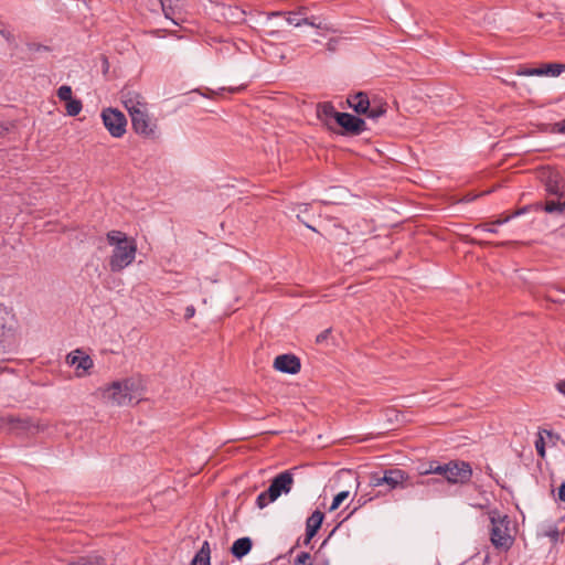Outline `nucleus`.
Segmentation results:
<instances>
[{
    "mask_svg": "<svg viewBox=\"0 0 565 565\" xmlns=\"http://www.w3.org/2000/svg\"><path fill=\"white\" fill-rule=\"evenodd\" d=\"M324 515L321 511L316 510L306 521V539L305 544H309L312 537L317 534L323 522Z\"/></svg>",
    "mask_w": 565,
    "mask_h": 565,
    "instance_id": "dca6fc26",
    "label": "nucleus"
},
{
    "mask_svg": "<svg viewBox=\"0 0 565 565\" xmlns=\"http://www.w3.org/2000/svg\"><path fill=\"white\" fill-rule=\"evenodd\" d=\"M553 131L558 134H565V118L553 125Z\"/></svg>",
    "mask_w": 565,
    "mask_h": 565,
    "instance_id": "e433bc0d",
    "label": "nucleus"
},
{
    "mask_svg": "<svg viewBox=\"0 0 565 565\" xmlns=\"http://www.w3.org/2000/svg\"><path fill=\"white\" fill-rule=\"evenodd\" d=\"M19 428L26 430L28 433L35 435L45 431L50 424L42 419L33 420L31 418L18 419Z\"/></svg>",
    "mask_w": 565,
    "mask_h": 565,
    "instance_id": "a211bd4d",
    "label": "nucleus"
},
{
    "mask_svg": "<svg viewBox=\"0 0 565 565\" xmlns=\"http://www.w3.org/2000/svg\"><path fill=\"white\" fill-rule=\"evenodd\" d=\"M478 244L483 246V245H488L489 243L488 242H479Z\"/></svg>",
    "mask_w": 565,
    "mask_h": 565,
    "instance_id": "de8ad7c7",
    "label": "nucleus"
},
{
    "mask_svg": "<svg viewBox=\"0 0 565 565\" xmlns=\"http://www.w3.org/2000/svg\"><path fill=\"white\" fill-rule=\"evenodd\" d=\"M557 499L562 502L565 501V483H562L557 491Z\"/></svg>",
    "mask_w": 565,
    "mask_h": 565,
    "instance_id": "ea45409f",
    "label": "nucleus"
},
{
    "mask_svg": "<svg viewBox=\"0 0 565 565\" xmlns=\"http://www.w3.org/2000/svg\"><path fill=\"white\" fill-rule=\"evenodd\" d=\"M122 104L129 115H131L134 111L141 110L145 107H147V103L145 102V98L137 92L132 90H125L121 94Z\"/></svg>",
    "mask_w": 565,
    "mask_h": 565,
    "instance_id": "2eb2a0df",
    "label": "nucleus"
},
{
    "mask_svg": "<svg viewBox=\"0 0 565 565\" xmlns=\"http://www.w3.org/2000/svg\"><path fill=\"white\" fill-rule=\"evenodd\" d=\"M565 209V196H556V199H550L545 202L544 210L547 213L563 212Z\"/></svg>",
    "mask_w": 565,
    "mask_h": 565,
    "instance_id": "5701e85b",
    "label": "nucleus"
},
{
    "mask_svg": "<svg viewBox=\"0 0 565 565\" xmlns=\"http://www.w3.org/2000/svg\"><path fill=\"white\" fill-rule=\"evenodd\" d=\"M131 125L136 134L143 137H153L156 132V124L151 121L147 111V107L134 111L131 115Z\"/></svg>",
    "mask_w": 565,
    "mask_h": 565,
    "instance_id": "9d476101",
    "label": "nucleus"
},
{
    "mask_svg": "<svg viewBox=\"0 0 565 565\" xmlns=\"http://www.w3.org/2000/svg\"><path fill=\"white\" fill-rule=\"evenodd\" d=\"M437 467H443V465H439L438 462L433 461V462L429 463V467L427 469L420 471V475L422 476L429 475V473L438 475V471L436 469Z\"/></svg>",
    "mask_w": 565,
    "mask_h": 565,
    "instance_id": "c9c22d12",
    "label": "nucleus"
},
{
    "mask_svg": "<svg viewBox=\"0 0 565 565\" xmlns=\"http://www.w3.org/2000/svg\"><path fill=\"white\" fill-rule=\"evenodd\" d=\"M294 565H313L311 555L308 552L299 553L294 561Z\"/></svg>",
    "mask_w": 565,
    "mask_h": 565,
    "instance_id": "c85d7f7f",
    "label": "nucleus"
},
{
    "mask_svg": "<svg viewBox=\"0 0 565 565\" xmlns=\"http://www.w3.org/2000/svg\"><path fill=\"white\" fill-rule=\"evenodd\" d=\"M329 332H330V330H326V331L321 332L320 334H318V335H317L316 341H317L318 343H320V342L324 341V340L327 339V337H328Z\"/></svg>",
    "mask_w": 565,
    "mask_h": 565,
    "instance_id": "37998d69",
    "label": "nucleus"
},
{
    "mask_svg": "<svg viewBox=\"0 0 565 565\" xmlns=\"http://www.w3.org/2000/svg\"><path fill=\"white\" fill-rule=\"evenodd\" d=\"M565 71V64L547 63L539 67L540 76H559Z\"/></svg>",
    "mask_w": 565,
    "mask_h": 565,
    "instance_id": "4be33fe9",
    "label": "nucleus"
},
{
    "mask_svg": "<svg viewBox=\"0 0 565 565\" xmlns=\"http://www.w3.org/2000/svg\"><path fill=\"white\" fill-rule=\"evenodd\" d=\"M100 391L104 399L117 406L128 405L136 398V383L132 379L115 381Z\"/></svg>",
    "mask_w": 565,
    "mask_h": 565,
    "instance_id": "7ed1b4c3",
    "label": "nucleus"
},
{
    "mask_svg": "<svg viewBox=\"0 0 565 565\" xmlns=\"http://www.w3.org/2000/svg\"><path fill=\"white\" fill-rule=\"evenodd\" d=\"M309 228H311V231H316L315 227L310 226V225H307Z\"/></svg>",
    "mask_w": 565,
    "mask_h": 565,
    "instance_id": "09e8293b",
    "label": "nucleus"
},
{
    "mask_svg": "<svg viewBox=\"0 0 565 565\" xmlns=\"http://www.w3.org/2000/svg\"><path fill=\"white\" fill-rule=\"evenodd\" d=\"M274 367L282 373L297 374L301 369L299 358L294 354H280L274 360Z\"/></svg>",
    "mask_w": 565,
    "mask_h": 565,
    "instance_id": "ddd939ff",
    "label": "nucleus"
},
{
    "mask_svg": "<svg viewBox=\"0 0 565 565\" xmlns=\"http://www.w3.org/2000/svg\"><path fill=\"white\" fill-rule=\"evenodd\" d=\"M57 97L63 102H67V100L72 99L73 97H72L71 86H68V85L60 86L57 89Z\"/></svg>",
    "mask_w": 565,
    "mask_h": 565,
    "instance_id": "c756f323",
    "label": "nucleus"
},
{
    "mask_svg": "<svg viewBox=\"0 0 565 565\" xmlns=\"http://www.w3.org/2000/svg\"><path fill=\"white\" fill-rule=\"evenodd\" d=\"M211 548L207 541H204L201 548L194 555L190 565H210Z\"/></svg>",
    "mask_w": 565,
    "mask_h": 565,
    "instance_id": "412c9836",
    "label": "nucleus"
},
{
    "mask_svg": "<svg viewBox=\"0 0 565 565\" xmlns=\"http://www.w3.org/2000/svg\"><path fill=\"white\" fill-rule=\"evenodd\" d=\"M19 321L12 307L0 302V341L15 337Z\"/></svg>",
    "mask_w": 565,
    "mask_h": 565,
    "instance_id": "6e6552de",
    "label": "nucleus"
},
{
    "mask_svg": "<svg viewBox=\"0 0 565 565\" xmlns=\"http://www.w3.org/2000/svg\"><path fill=\"white\" fill-rule=\"evenodd\" d=\"M106 238L114 247L108 262L113 273H119L134 263L137 253V242L134 237L127 236L121 231H110Z\"/></svg>",
    "mask_w": 565,
    "mask_h": 565,
    "instance_id": "f257e3e1",
    "label": "nucleus"
},
{
    "mask_svg": "<svg viewBox=\"0 0 565 565\" xmlns=\"http://www.w3.org/2000/svg\"><path fill=\"white\" fill-rule=\"evenodd\" d=\"M436 469L449 483H467L472 476V469L466 461H449Z\"/></svg>",
    "mask_w": 565,
    "mask_h": 565,
    "instance_id": "39448f33",
    "label": "nucleus"
},
{
    "mask_svg": "<svg viewBox=\"0 0 565 565\" xmlns=\"http://www.w3.org/2000/svg\"><path fill=\"white\" fill-rule=\"evenodd\" d=\"M337 124L350 135H360L366 130L365 121L349 113H340L337 115Z\"/></svg>",
    "mask_w": 565,
    "mask_h": 565,
    "instance_id": "9b49d317",
    "label": "nucleus"
},
{
    "mask_svg": "<svg viewBox=\"0 0 565 565\" xmlns=\"http://www.w3.org/2000/svg\"><path fill=\"white\" fill-rule=\"evenodd\" d=\"M348 104L358 114H366L371 105L369 96L363 92L349 96Z\"/></svg>",
    "mask_w": 565,
    "mask_h": 565,
    "instance_id": "f3484780",
    "label": "nucleus"
},
{
    "mask_svg": "<svg viewBox=\"0 0 565 565\" xmlns=\"http://www.w3.org/2000/svg\"><path fill=\"white\" fill-rule=\"evenodd\" d=\"M350 495L349 491H341L334 498L329 508L330 511L337 510Z\"/></svg>",
    "mask_w": 565,
    "mask_h": 565,
    "instance_id": "cd10ccee",
    "label": "nucleus"
},
{
    "mask_svg": "<svg viewBox=\"0 0 565 565\" xmlns=\"http://www.w3.org/2000/svg\"><path fill=\"white\" fill-rule=\"evenodd\" d=\"M541 179L550 195L565 196V180L558 171L551 168L544 169L541 172Z\"/></svg>",
    "mask_w": 565,
    "mask_h": 565,
    "instance_id": "1a4fd4ad",
    "label": "nucleus"
},
{
    "mask_svg": "<svg viewBox=\"0 0 565 565\" xmlns=\"http://www.w3.org/2000/svg\"><path fill=\"white\" fill-rule=\"evenodd\" d=\"M163 14L167 19L171 20L174 24L183 21L185 12V0H159Z\"/></svg>",
    "mask_w": 565,
    "mask_h": 565,
    "instance_id": "f8f14e48",
    "label": "nucleus"
},
{
    "mask_svg": "<svg viewBox=\"0 0 565 565\" xmlns=\"http://www.w3.org/2000/svg\"><path fill=\"white\" fill-rule=\"evenodd\" d=\"M516 75L520 76H540L539 67L529 68V67H521L516 71Z\"/></svg>",
    "mask_w": 565,
    "mask_h": 565,
    "instance_id": "7c9ffc66",
    "label": "nucleus"
},
{
    "mask_svg": "<svg viewBox=\"0 0 565 565\" xmlns=\"http://www.w3.org/2000/svg\"><path fill=\"white\" fill-rule=\"evenodd\" d=\"M65 103V109L68 116H77L83 109V104L79 99L72 98Z\"/></svg>",
    "mask_w": 565,
    "mask_h": 565,
    "instance_id": "a878e982",
    "label": "nucleus"
},
{
    "mask_svg": "<svg viewBox=\"0 0 565 565\" xmlns=\"http://www.w3.org/2000/svg\"><path fill=\"white\" fill-rule=\"evenodd\" d=\"M490 521V541L495 548L509 550L514 543L515 526L509 515L497 509L488 512Z\"/></svg>",
    "mask_w": 565,
    "mask_h": 565,
    "instance_id": "f03ea898",
    "label": "nucleus"
},
{
    "mask_svg": "<svg viewBox=\"0 0 565 565\" xmlns=\"http://www.w3.org/2000/svg\"><path fill=\"white\" fill-rule=\"evenodd\" d=\"M67 362L76 367L78 376L85 375L93 366L94 362L89 355L82 354L76 350L67 355Z\"/></svg>",
    "mask_w": 565,
    "mask_h": 565,
    "instance_id": "4468645a",
    "label": "nucleus"
},
{
    "mask_svg": "<svg viewBox=\"0 0 565 565\" xmlns=\"http://www.w3.org/2000/svg\"><path fill=\"white\" fill-rule=\"evenodd\" d=\"M292 484V473L289 470L280 472L271 480L269 488L258 494L256 499L257 507L264 509L269 503L276 501L282 493H289Z\"/></svg>",
    "mask_w": 565,
    "mask_h": 565,
    "instance_id": "20e7f679",
    "label": "nucleus"
},
{
    "mask_svg": "<svg viewBox=\"0 0 565 565\" xmlns=\"http://www.w3.org/2000/svg\"><path fill=\"white\" fill-rule=\"evenodd\" d=\"M365 502H366V501H365V500H363V498H360V499H359V505H362V504H364Z\"/></svg>",
    "mask_w": 565,
    "mask_h": 565,
    "instance_id": "49530a36",
    "label": "nucleus"
},
{
    "mask_svg": "<svg viewBox=\"0 0 565 565\" xmlns=\"http://www.w3.org/2000/svg\"><path fill=\"white\" fill-rule=\"evenodd\" d=\"M194 315H195V308H194L193 306H188V307L185 308L184 318H185L186 320H189V319L193 318V317H194Z\"/></svg>",
    "mask_w": 565,
    "mask_h": 565,
    "instance_id": "58836bf2",
    "label": "nucleus"
},
{
    "mask_svg": "<svg viewBox=\"0 0 565 565\" xmlns=\"http://www.w3.org/2000/svg\"><path fill=\"white\" fill-rule=\"evenodd\" d=\"M252 546H253V542L249 537H247V536L241 537V539H237L233 543V545L231 547V553L236 558L241 559L250 552Z\"/></svg>",
    "mask_w": 565,
    "mask_h": 565,
    "instance_id": "6ab92c4d",
    "label": "nucleus"
},
{
    "mask_svg": "<svg viewBox=\"0 0 565 565\" xmlns=\"http://www.w3.org/2000/svg\"><path fill=\"white\" fill-rule=\"evenodd\" d=\"M511 217H512V215H508L505 217H500V218L495 220L492 224L493 225H502V224L509 222L511 220Z\"/></svg>",
    "mask_w": 565,
    "mask_h": 565,
    "instance_id": "79ce46f5",
    "label": "nucleus"
},
{
    "mask_svg": "<svg viewBox=\"0 0 565 565\" xmlns=\"http://www.w3.org/2000/svg\"><path fill=\"white\" fill-rule=\"evenodd\" d=\"M65 565H108L107 561L99 555H86V556H78L74 559L70 561Z\"/></svg>",
    "mask_w": 565,
    "mask_h": 565,
    "instance_id": "aec40b11",
    "label": "nucleus"
},
{
    "mask_svg": "<svg viewBox=\"0 0 565 565\" xmlns=\"http://www.w3.org/2000/svg\"><path fill=\"white\" fill-rule=\"evenodd\" d=\"M303 24H307V25H310L312 28H317V29H324V30H328V28L326 25H323V23L321 21L318 20V18L316 17H306V21L303 22Z\"/></svg>",
    "mask_w": 565,
    "mask_h": 565,
    "instance_id": "2f4dec72",
    "label": "nucleus"
},
{
    "mask_svg": "<svg viewBox=\"0 0 565 565\" xmlns=\"http://www.w3.org/2000/svg\"><path fill=\"white\" fill-rule=\"evenodd\" d=\"M297 17L299 18H302V17H307V13H308V8L307 7H299L297 10L294 11Z\"/></svg>",
    "mask_w": 565,
    "mask_h": 565,
    "instance_id": "a19ab883",
    "label": "nucleus"
},
{
    "mask_svg": "<svg viewBox=\"0 0 565 565\" xmlns=\"http://www.w3.org/2000/svg\"><path fill=\"white\" fill-rule=\"evenodd\" d=\"M385 484V481H382V476L379 473H372L370 477V486L372 487H380Z\"/></svg>",
    "mask_w": 565,
    "mask_h": 565,
    "instance_id": "f704fd0d",
    "label": "nucleus"
},
{
    "mask_svg": "<svg viewBox=\"0 0 565 565\" xmlns=\"http://www.w3.org/2000/svg\"><path fill=\"white\" fill-rule=\"evenodd\" d=\"M476 230H482V231H486V232H489V233H498V230L493 226H491L490 224H479L476 226Z\"/></svg>",
    "mask_w": 565,
    "mask_h": 565,
    "instance_id": "4c0bfd02",
    "label": "nucleus"
},
{
    "mask_svg": "<svg viewBox=\"0 0 565 565\" xmlns=\"http://www.w3.org/2000/svg\"><path fill=\"white\" fill-rule=\"evenodd\" d=\"M557 391L565 396V380L559 381L556 384Z\"/></svg>",
    "mask_w": 565,
    "mask_h": 565,
    "instance_id": "c03bdc74",
    "label": "nucleus"
},
{
    "mask_svg": "<svg viewBox=\"0 0 565 565\" xmlns=\"http://www.w3.org/2000/svg\"><path fill=\"white\" fill-rule=\"evenodd\" d=\"M102 119L105 128L114 138H121L126 134L127 119L121 111L106 108L102 111Z\"/></svg>",
    "mask_w": 565,
    "mask_h": 565,
    "instance_id": "0eeeda50",
    "label": "nucleus"
},
{
    "mask_svg": "<svg viewBox=\"0 0 565 565\" xmlns=\"http://www.w3.org/2000/svg\"><path fill=\"white\" fill-rule=\"evenodd\" d=\"M382 481H385V484L388 486L390 490H394L397 488L405 489L409 487H414L416 484H429L433 479L423 480L418 479L416 481L412 480L408 473L402 469L394 468L385 470L382 476Z\"/></svg>",
    "mask_w": 565,
    "mask_h": 565,
    "instance_id": "423d86ee",
    "label": "nucleus"
},
{
    "mask_svg": "<svg viewBox=\"0 0 565 565\" xmlns=\"http://www.w3.org/2000/svg\"><path fill=\"white\" fill-rule=\"evenodd\" d=\"M340 113L337 111L331 103H323L318 106V116L328 118H334L337 120V115Z\"/></svg>",
    "mask_w": 565,
    "mask_h": 565,
    "instance_id": "393cba45",
    "label": "nucleus"
},
{
    "mask_svg": "<svg viewBox=\"0 0 565 565\" xmlns=\"http://www.w3.org/2000/svg\"><path fill=\"white\" fill-rule=\"evenodd\" d=\"M286 15V21L295 26H301L303 25V22L306 21V17L299 18L294 11L289 12H281V11H275L271 13L273 17H279V15Z\"/></svg>",
    "mask_w": 565,
    "mask_h": 565,
    "instance_id": "b1692460",
    "label": "nucleus"
},
{
    "mask_svg": "<svg viewBox=\"0 0 565 565\" xmlns=\"http://www.w3.org/2000/svg\"><path fill=\"white\" fill-rule=\"evenodd\" d=\"M386 113V107L383 104L370 106L365 114L371 119H377Z\"/></svg>",
    "mask_w": 565,
    "mask_h": 565,
    "instance_id": "bb28decb",
    "label": "nucleus"
},
{
    "mask_svg": "<svg viewBox=\"0 0 565 565\" xmlns=\"http://www.w3.org/2000/svg\"><path fill=\"white\" fill-rule=\"evenodd\" d=\"M340 42H341V39H339V38L330 39L326 45L327 51H329L330 53L337 52L339 49Z\"/></svg>",
    "mask_w": 565,
    "mask_h": 565,
    "instance_id": "473e14b6",
    "label": "nucleus"
},
{
    "mask_svg": "<svg viewBox=\"0 0 565 565\" xmlns=\"http://www.w3.org/2000/svg\"><path fill=\"white\" fill-rule=\"evenodd\" d=\"M535 449L540 457H545V443L542 436H540L535 441Z\"/></svg>",
    "mask_w": 565,
    "mask_h": 565,
    "instance_id": "72a5a7b5",
    "label": "nucleus"
},
{
    "mask_svg": "<svg viewBox=\"0 0 565 565\" xmlns=\"http://www.w3.org/2000/svg\"><path fill=\"white\" fill-rule=\"evenodd\" d=\"M8 371H10L8 367H6V366H0V373H2V372H8Z\"/></svg>",
    "mask_w": 565,
    "mask_h": 565,
    "instance_id": "a18cd8bd",
    "label": "nucleus"
}]
</instances>
